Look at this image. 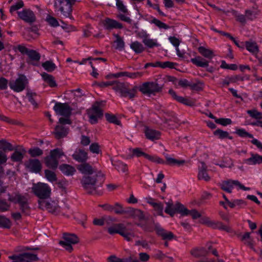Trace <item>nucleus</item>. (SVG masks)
I'll use <instances>...</instances> for the list:
<instances>
[{
    "label": "nucleus",
    "mask_w": 262,
    "mask_h": 262,
    "mask_svg": "<svg viewBox=\"0 0 262 262\" xmlns=\"http://www.w3.org/2000/svg\"><path fill=\"white\" fill-rule=\"evenodd\" d=\"M104 181L103 175L100 172L95 173L92 176H84L81 184L84 190L88 193H93L101 187Z\"/></svg>",
    "instance_id": "f257e3e1"
},
{
    "label": "nucleus",
    "mask_w": 262,
    "mask_h": 262,
    "mask_svg": "<svg viewBox=\"0 0 262 262\" xmlns=\"http://www.w3.org/2000/svg\"><path fill=\"white\" fill-rule=\"evenodd\" d=\"M129 84L118 81H115L113 89L122 97H128L133 99L137 94V88L134 86L132 89L129 88Z\"/></svg>",
    "instance_id": "f03ea898"
},
{
    "label": "nucleus",
    "mask_w": 262,
    "mask_h": 262,
    "mask_svg": "<svg viewBox=\"0 0 262 262\" xmlns=\"http://www.w3.org/2000/svg\"><path fill=\"white\" fill-rule=\"evenodd\" d=\"M162 88L157 82H147L143 83L140 87V91L148 96L155 95L162 91Z\"/></svg>",
    "instance_id": "7ed1b4c3"
},
{
    "label": "nucleus",
    "mask_w": 262,
    "mask_h": 262,
    "mask_svg": "<svg viewBox=\"0 0 262 262\" xmlns=\"http://www.w3.org/2000/svg\"><path fill=\"white\" fill-rule=\"evenodd\" d=\"M32 191L40 200H44L50 196L51 190L48 184L38 183L33 185Z\"/></svg>",
    "instance_id": "20e7f679"
},
{
    "label": "nucleus",
    "mask_w": 262,
    "mask_h": 262,
    "mask_svg": "<svg viewBox=\"0 0 262 262\" xmlns=\"http://www.w3.org/2000/svg\"><path fill=\"white\" fill-rule=\"evenodd\" d=\"M63 241H60L59 244L69 252H71L73 251L72 245L76 244L79 242V238L75 234L67 233H63Z\"/></svg>",
    "instance_id": "39448f33"
},
{
    "label": "nucleus",
    "mask_w": 262,
    "mask_h": 262,
    "mask_svg": "<svg viewBox=\"0 0 262 262\" xmlns=\"http://www.w3.org/2000/svg\"><path fill=\"white\" fill-rule=\"evenodd\" d=\"M73 0H55L54 7L66 17L70 16L72 12L71 2Z\"/></svg>",
    "instance_id": "423d86ee"
},
{
    "label": "nucleus",
    "mask_w": 262,
    "mask_h": 262,
    "mask_svg": "<svg viewBox=\"0 0 262 262\" xmlns=\"http://www.w3.org/2000/svg\"><path fill=\"white\" fill-rule=\"evenodd\" d=\"M14 50H17L21 54L27 55L31 61H38L40 59V54L36 51L29 49L24 44L17 45Z\"/></svg>",
    "instance_id": "0eeeda50"
},
{
    "label": "nucleus",
    "mask_w": 262,
    "mask_h": 262,
    "mask_svg": "<svg viewBox=\"0 0 262 262\" xmlns=\"http://www.w3.org/2000/svg\"><path fill=\"white\" fill-rule=\"evenodd\" d=\"M100 105V102H96L93 105L92 108L88 111L89 121L92 124L97 123L98 118L103 115Z\"/></svg>",
    "instance_id": "6e6552de"
},
{
    "label": "nucleus",
    "mask_w": 262,
    "mask_h": 262,
    "mask_svg": "<svg viewBox=\"0 0 262 262\" xmlns=\"http://www.w3.org/2000/svg\"><path fill=\"white\" fill-rule=\"evenodd\" d=\"M28 83V80L26 77L23 75H20L15 80L10 81L9 85L11 90L15 92H20L23 91Z\"/></svg>",
    "instance_id": "1a4fd4ad"
},
{
    "label": "nucleus",
    "mask_w": 262,
    "mask_h": 262,
    "mask_svg": "<svg viewBox=\"0 0 262 262\" xmlns=\"http://www.w3.org/2000/svg\"><path fill=\"white\" fill-rule=\"evenodd\" d=\"M220 186L222 189L228 193L232 192L234 186L238 187V189H242L245 191L249 190L250 189L249 187H245L238 181L231 179L223 181L221 183Z\"/></svg>",
    "instance_id": "9d476101"
},
{
    "label": "nucleus",
    "mask_w": 262,
    "mask_h": 262,
    "mask_svg": "<svg viewBox=\"0 0 262 262\" xmlns=\"http://www.w3.org/2000/svg\"><path fill=\"white\" fill-rule=\"evenodd\" d=\"M166 204V207L165 208V212L171 216H173L177 212H179L182 215L183 213H186L184 211H187V209L180 203L178 202L174 205L171 202H167Z\"/></svg>",
    "instance_id": "9b49d317"
},
{
    "label": "nucleus",
    "mask_w": 262,
    "mask_h": 262,
    "mask_svg": "<svg viewBox=\"0 0 262 262\" xmlns=\"http://www.w3.org/2000/svg\"><path fill=\"white\" fill-rule=\"evenodd\" d=\"M56 115L64 117H69L71 114V109L67 103L56 102L53 107Z\"/></svg>",
    "instance_id": "f8f14e48"
},
{
    "label": "nucleus",
    "mask_w": 262,
    "mask_h": 262,
    "mask_svg": "<svg viewBox=\"0 0 262 262\" xmlns=\"http://www.w3.org/2000/svg\"><path fill=\"white\" fill-rule=\"evenodd\" d=\"M39 208L42 210H47L49 212H54L58 209L57 203L53 201L39 200L38 201Z\"/></svg>",
    "instance_id": "ddd939ff"
},
{
    "label": "nucleus",
    "mask_w": 262,
    "mask_h": 262,
    "mask_svg": "<svg viewBox=\"0 0 262 262\" xmlns=\"http://www.w3.org/2000/svg\"><path fill=\"white\" fill-rule=\"evenodd\" d=\"M19 17L24 21L32 23L35 20V15L33 12L30 9H24L17 12Z\"/></svg>",
    "instance_id": "4468645a"
},
{
    "label": "nucleus",
    "mask_w": 262,
    "mask_h": 262,
    "mask_svg": "<svg viewBox=\"0 0 262 262\" xmlns=\"http://www.w3.org/2000/svg\"><path fill=\"white\" fill-rule=\"evenodd\" d=\"M155 229L158 236L162 237L163 240H171L174 237V234L171 232L165 230L159 224H156Z\"/></svg>",
    "instance_id": "2eb2a0df"
},
{
    "label": "nucleus",
    "mask_w": 262,
    "mask_h": 262,
    "mask_svg": "<svg viewBox=\"0 0 262 262\" xmlns=\"http://www.w3.org/2000/svg\"><path fill=\"white\" fill-rule=\"evenodd\" d=\"M103 26L105 29L111 30L114 29H121L122 25L116 20L106 18L102 21Z\"/></svg>",
    "instance_id": "dca6fc26"
},
{
    "label": "nucleus",
    "mask_w": 262,
    "mask_h": 262,
    "mask_svg": "<svg viewBox=\"0 0 262 262\" xmlns=\"http://www.w3.org/2000/svg\"><path fill=\"white\" fill-rule=\"evenodd\" d=\"M26 167L30 171L37 173L41 169V165L40 161L37 159H30L25 163Z\"/></svg>",
    "instance_id": "f3484780"
},
{
    "label": "nucleus",
    "mask_w": 262,
    "mask_h": 262,
    "mask_svg": "<svg viewBox=\"0 0 262 262\" xmlns=\"http://www.w3.org/2000/svg\"><path fill=\"white\" fill-rule=\"evenodd\" d=\"M244 80V77H242L240 75H233L226 77L224 79H222L221 84L222 86H226L230 83H236L238 81H243Z\"/></svg>",
    "instance_id": "a211bd4d"
},
{
    "label": "nucleus",
    "mask_w": 262,
    "mask_h": 262,
    "mask_svg": "<svg viewBox=\"0 0 262 262\" xmlns=\"http://www.w3.org/2000/svg\"><path fill=\"white\" fill-rule=\"evenodd\" d=\"M19 258L21 262H34L38 260L37 255L31 253H24L18 256H12V258Z\"/></svg>",
    "instance_id": "6ab92c4d"
},
{
    "label": "nucleus",
    "mask_w": 262,
    "mask_h": 262,
    "mask_svg": "<svg viewBox=\"0 0 262 262\" xmlns=\"http://www.w3.org/2000/svg\"><path fill=\"white\" fill-rule=\"evenodd\" d=\"M144 134L146 138L151 141L159 139L161 136V134L159 131L147 126L145 127Z\"/></svg>",
    "instance_id": "aec40b11"
},
{
    "label": "nucleus",
    "mask_w": 262,
    "mask_h": 262,
    "mask_svg": "<svg viewBox=\"0 0 262 262\" xmlns=\"http://www.w3.org/2000/svg\"><path fill=\"white\" fill-rule=\"evenodd\" d=\"M243 162L249 165L261 164L262 163V156L251 153V157L249 158L244 159Z\"/></svg>",
    "instance_id": "412c9836"
},
{
    "label": "nucleus",
    "mask_w": 262,
    "mask_h": 262,
    "mask_svg": "<svg viewBox=\"0 0 262 262\" xmlns=\"http://www.w3.org/2000/svg\"><path fill=\"white\" fill-rule=\"evenodd\" d=\"M168 93L174 100L180 103L188 106H191L193 104L191 101L187 99V98L178 96L176 94V93L172 89L169 90Z\"/></svg>",
    "instance_id": "4be33fe9"
},
{
    "label": "nucleus",
    "mask_w": 262,
    "mask_h": 262,
    "mask_svg": "<svg viewBox=\"0 0 262 262\" xmlns=\"http://www.w3.org/2000/svg\"><path fill=\"white\" fill-rule=\"evenodd\" d=\"M168 93L174 100L180 103L188 106H191L193 104L191 101L187 99V98L178 96L176 94V93L172 89L169 90Z\"/></svg>",
    "instance_id": "5701e85b"
},
{
    "label": "nucleus",
    "mask_w": 262,
    "mask_h": 262,
    "mask_svg": "<svg viewBox=\"0 0 262 262\" xmlns=\"http://www.w3.org/2000/svg\"><path fill=\"white\" fill-rule=\"evenodd\" d=\"M68 133V129L63 125H58L55 127L53 134L57 139H60L64 137Z\"/></svg>",
    "instance_id": "b1692460"
},
{
    "label": "nucleus",
    "mask_w": 262,
    "mask_h": 262,
    "mask_svg": "<svg viewBox=\"0 0 262 262\" xmlns=\"http://www.w3.org/2000/svg\"><path fill=\"white\" fill-rule=\"evenodd\" d=\"M108 262H140L136 258L130 256L126 258H120L115 255H111L107 258Z\"/></svg>",
    "instance_id": "393cba45"
},
{
    "label": "nucleus",
    "mask_w": 262,
    "mask_h": 262,
    "mask_svg": "<svg viewBox=\"0 0 262 262\" xmlns=\"http://www.w3.org/2000/svg\"><path fill=\"white\" fill-rule=\"evenodd\" d=\"M142 39L144 44L149 48L159 47L160 46L156 39L150 38L148 34H145L142 37Z\"/></svg>",
    "instance_id": "a878e982"
},
{
    "label": "nucleus",
    "mask_w": 262,
    "mask_h": 262,
    "mask_svg": "<svg viewBox=\"0 0 262 262\" xmlns=\"http://www.w3.org/2000/svg\"><path fill=\"white\" fill-rule=\"evenodd\" d=\"M198 178L200 180H204L206 182L210 180L211 178L208 175L206 170V166L203 162L202 163V167L199 169Z\"/></svg>",
    "instance_id": "bb28decb"
},
{
    "label": "nucleus",
    "mask_w": 262,
    "mask_h": 262,
    "mask_svg": "<svg viewBox=\"0 0 262 262\" xmlns=\"http://www.w3.org/2000/svg\"><path fill=\"white\" fill-rule=\"evenodd\" d=\"M77 168L82 173L88 174V176H92L95 173H97L94 171L92 167L88 163L82 164Z\"/></svg>",
    "instance_id": "cd10ccee"
},
{
    "label": "nucleus",
    "mask_w": 262,
    "mask_h": 262,
    "mask_svg": "<svg viewBox=\"0 0 262 262\" xmlns=\"http://www.w3.org/2000/svg\"><path fill=\"white\" fill-rule=\"evenodd\" d=\"M203 223L213 228H218L219 229H223L227 231H229L230 230V228L228 227L223 225L220 222L215 223L212 221H210L208 218L204 219Z\"/></svg>",
    "instance_id": "c85d7f7f"
},
{
    "label": "nucleus",
    "mask_w": 262,
    "mask_h": 262,
    "mask_svg": "<svg viewBox=\"0 0 262 262\" xmlns=\"http://www.w3.org/2000/svg\"><path fill=\"white\" fill-rule=\"evenodd\" d=\"M73 158L78 162H83L88 158L87 153L83 150L79 149L76 150L72 155Z\"/></svg>",
    "instance_id": "c756f323"
},
{
    "label": "nucleus",
    "mask_w": 262,
    "mask_h": 262,
    "mask_svg": "<svg viewBox=\"0 0 262 262\" xmlns=\"http://www.w3.org/2000/svg\"><path fill=\"white\" fill-rule=\"evenodd\" d=\"M191 62L199 67L206 68L209 66V62L200 56L190 59Z\"/></svg>",
    "instance_id": "7c9ffc66"
},
{
    "label": "nucleus",
    "mask_w": 262,
    "mask_h": 262,
    "mask_svg": "<svg viewBox=\"0 0 262 262\" xmlns=\"http://www.w3.org/2000/svg\"><path fill=\"white\" fill-rule=\"evenodd\" d=\"M112 164L119 172H126L128 171L127 165L121 161L111 160Z\"/></svg>",
    "instance_id": "2f4dec72"
},
{
    "label": "nucleus",
    "mask_w": 262,
    "mask_h": 262,
    "mask_svg": "<svg viewBox=\"0 0 262 262\" xmlns=\"http://www.w3.org/2000/svg\"><path fill=\"white\" fill-rule=\"evenodd\" d=\"M208 251L204 248H195L192 249L190 253L195 258L205 257L208 254Z\"/></svg>",
    "instance_id": "473e14b6"
},
{
    "label": "nucleus",
    "mask_w": 262,
    "mask_h": 262,
    "mask_svg": "<svg viewBox=\"0 0 262 262\" xmlns=\"http://www.w3.org/2000/svg\"><path fill=\"white\" fill-rule=\"evenodd\" d=\"M199 52L204 57L208 59H211L214 56V53L212 50L201 46L198 48Z\"/></svg>",
    "instance_id": "72a5a7b5"
},
{
    "label": "nucleus",
    "mask_w": 262,
    "mask_h": 262,
    "mask_svg": "<svg viewBox=\"0 0 262 262\" xmlns=\"http://www.w3.org/2000/svg\"><path fill=\"white\" fill-rule=\"evenodd\" d=\"M8 201L14 204H19L24 199V196L17 192L8 193Z\"/></svg>",
    "instance_id": "f704fd0d"
},
{
    "label": "nucleus",
    "mask_w": 262,
    "mask_h": 262,
    "mask_svg": "<svg viewBox=\"0 0 262 262\" xmlns=\"http://www.w3.org/2000/svg\"><path fill=\"white\" fill-rule=\"evenodd\" d=\"M41 77L44 81L50 87H55L57 85L54 78L52 75L43 73L41 74Z\"/></svg>",
    "instance_id": "c9c22d12"
},
{
    "label": "nucleus",
    "mask_w": 262,
    "mask_h": 262,
    "mask_svg": "<svg viewBox=\"0 0 262 262\" xmlns=\"http://www.w3.org/2000/svg\"><path fill=\"white\" fill-rule=\"evenodd\" d=\"M27 97L28 101L34 106V107H37V101L39 99V96L36 93L29 91L27 94Z\"/></svg>",
    "instance_id": "e433bc0d"
},
{
    "label": "nucleus",
    "mask_w": 262,
    "mask_h": 262,
    "mask_svg": "<svg viewBox=\"0 0 262 262\" xmlns=\"http://www.w3.org/2000/svg\"><path fill=\"white\" fill-rule=\"evenodd\" d=\"M165 159L166 160V164L170 165H181L184 164L185 163V160H177L174 158L171 157L169 155L166 154L165 156Z\"/></svg>",
    "instance_id": "4c0bfd02"
},
{
    "label": "nucleus",
    "mask_w": 262,
    "mask_h": 262,
    "mask_svg": "<svg viewBox=\"0 0 262 262\" xmlns=\"http://www.w3.org/2000/svg\"><path fill=\"white\" fill-rule=\"evenodd\" d=\"M45 162L47 166L50 168H57L58 164V160L52 156L50 154L49 156H48L45 159Z\"/></svg>",
    "instance_id": "58836bf2"
},
{
    "label": "nucleus",
    "mask_w": 262,
    "mask_h": 262,
    "mask_svg": "<svg viewBox=\"0 0 262 262\" xmlns=\"http://www.w3.org/2000/svg\"><path fill=\"white\" fill-rule=\"evenodd\" d=\"M59 169L64 174L67 176L73 175L76 171L73 167L68 164L60 165Z\"/></svg>",
    "instance_id": "ea45409f"
},
{
    "label": "nucleus",
    "mask_w": 262,
    "mask_h": 262,
    "mask_svg": "<svg viewBox=\"0 0 262 262\" xmlns=\"http://www.w3.org/2000/svg\"><path fill=\"white\" fill-rule=\"evenodd\" d=\"M130 48L137 54L141 53L145 50L143 45L138 41L132 42L130 44Z\"/></svg>",
    "instance_id": "a19ab883"
},
{
    "label": "nucleus",
    "mask_w": 262,
    "mask_h": 262,
    "mask_svg": "<svg viewBox=\"0 0 262 262\" xmlns=\"http://www.w3.org/2000/svg\"><path fill=\"white\" fill-rule=\"evenodd\" d=\"M246 49L253 54H257L259 52L257 43L252 41H246L245 43Z\"/></svg>",
    "instance_id": "79ce46f5"
},
{
    "label": "nucleus",
    "mask_w": 262,
    "mask_h": 262,
    "mask_svg": "<svg viewBox=\"0 0 262 262\" xmlns=\"http://www.w3.org/2000/svg\"><path fill=\"white\" fill-rule=\"evenodd\" d=\"M120 235L122 236L127 241H130L134 237L135 234L133 232L129 231L123 225Z\"/></svg>",
    "instance_id": "37998d69"
},
{
    "label": "nucleus",
    "mask_w": 262,
    "mask_h": 262,
    "mask_svg": "<svg viewBox=\"0 0 262 262\" xmlns=\"http://www.w3.org/2000/svg\"><path fill=\"white\" fill-rule=\"evenodd\" d=\"M213 134L214 136L217 137L219 139H221L228 138L229 139L232 140L233 139L232 137L229 135L228 132L219 129L215 130L213 132Z\"/></svg>",
    "instance_id": "c03bdc74"
},
{
    "label": "nucleus",
    "mask_w": 262,
    "mask_h": 262,
    "mask_svg": "<svg viewBox=\"0 0 262 262\" xmlns=\"http://www.w3.org/2000/svg\"><path fill=\"white\" fill-rule=\"evenodd\" d=\"M156 66L162 69L169 68L173 69H176V66H178V63L169 61L165 62L157 61Z\"/></svg>",
    "instance_id": "a18cd8bd"
},
{
    "label": "nucleus",
    "mask_w": 262,
    "mask_h": 262,
    "mask_svg": "<svg viewBox=\"0 0 262 262\" xmlns=\"http://www.w3.org/2000/svg\"><path fill=\"white\" fill-rule=\"evenodd\" d=\"M114 36L116 38L114 43L116 45L115 48L119 50H122L124 48L125 43L123 38L121 37L118 34H114Z\"/></svg>",
    "instance_id": "49530a36"
},
{
    "label": "nucleus",
    "mask_w": 262,
    "mask_h": 262,
    "mask_svg": "<svg viewBox=\"0 0 262 262\" xmlns=\"http://www.w3.org/2000/svg\"><path fill=\"white\" fill-rule=\"evenodd\" d=\"M123 225L122 224H115L108 228L107 231L110 234H114L116 233H120L123 228Z\"/></svg>",
    "instance_id": "de8ad7c7"
},
{
    "label": "nucleus",
    "mask_w": 262,
    "mask_h": 262,
    "mask_svg": "<svg viewBox=\"0 0 262 262\" xmlns=\"http://www.w3.org/2000/svg\"><path fill=\"white\" fill-rule=\"evenodd\" d=\"M258 14L259 12L258 10L255 9H253L252 10H246L245 11V15L247 19L250 20H253L256 19Z\"/></svg>",
    "instance_id": "09e8293b"
},
{
    "label": "nucleus",
    "mask_w": 262,
    "mask_h": 262,
    "mask_svg": "<svg viewBox=\"0 0 262 262\" xmlns=\"http://www.w3.org/2000/svg\"><path fill=\"white\" fill-rule=\"evenodd\" d=\"M11 226L10 220L5 216L0 215V227L9 229Z\"/></svg>",
    "instance_id": "8fccbe9b"
},
{
    "label": "nucleus",
    "mask_w": 262,
    "mask_h": 262,
    "mask_svg": "<svg viewBox=\"0 0 262 262\" xmlns=\"http://www.w3.org/2000/svg\"><path fill=\"white\" fill-rule=\"evenodd\" d=\"M204 87V83L198 80L195 82H191L190 88L193 91H200L202 90Z\"/></svg>",
    "instance_id": "3c124183"
},
{
    "label": "nucleus",
    "mask_w": 262,
    "mask_h": 262,
    "mask_svg": "<svg viewBox=\"0 0 262 262\" xmlns=\"http://www.w3.org/2000/svg\"><path fill=\"white\" fill-rule=\"evenodd\" d=\"M42 67L48 72H52L56 68V65L51 61H47L42 63Z\"/></svg>",
    "instance_id": "603ef678"
},
{
    "label": "nucleus",
    "mask_w": 262,
    "mask_h": 262,
    "mask_svg": "<svg viewBox=\"0 0 262 262\" xmlns=\"http://www.w3.org/2000/svg\"><path fill=\"white\" fill-rule=\"evenodd\" d=\"M105 116L107 121L110 123H112L116 125H120L121 123L120 121L113 114L106 113Z\"/></svg>",
    "instance_id": "864d4df0"
},
{
    "label": "nucleus",
    "mask_w": 262,
    "mask_h": 262,
    "mask_svg": "<svg viewBox=\"0 0 262 262\" xmlns=\"http://www.w3.org/2000/svg\"><path fill=\"white\" fill-rule=\"evenodd\" d=\"M144 73L142 72H124V76L128 77L131 79H137L141 78L143 76Z\"/></svg>",
    "instance_id": "5fc2aeb1"
},
{
    "label": "nucleus",
    "mask_w": 262,
    "mask_h": 262,
    "mask_svg": "<svg viewBox=\"0 0 262 262\" xmlns=\"http://www.w3.org/2000/svg\"><path fill=\"white\" fill-rule=\"evenodd\" d=\"M45 177L50 182H54L57 180L56 176L54 172L50 170L45 171Z\"/></svg>",
    "instance_id": "6e6d98bb"
},
{
    "label": "nucleus",
    "mask_w": 262,
    "mask_h": 262,
    "mask_svg": "<svg viewBox=\"0 0 262 262\" xmlns=\"http://www.w3.org/2000/svg\"><path fill=\"white\" fill-rule=\"evenodd\" d=\"M221 168H232L234 166L233 162L231 159L223 161L221 163L217 164Z\"/></svg>",
    "instance_id": "4d7b16f0"
},
{
    "label": "nucleus",
    "mask_w": 262,
    "mask_h": 262,
    "mask_svg": "<svg viewBox=\"0 0 262 262\" xmlns=\"http://www.w3.org/2000/svg\"><path fill=\"white\" fill-rule=\"evenodd\" d=\"M24 2L21 0L18 1L16 3L12 5L10 8V12L13 13L24 7Z\"/></svg>",
    "instance_id": "13d9d810"
},
{
    "label": "nucleus",
    "mask_w": 262,
    "mask_h": 262,
    "mask_svg": "<svg viewBox=\"0 0 262 262\" xmlns=\"http://www.w3.org/2000/svg\"><path fill=\"white\" fill-rule=\"evenodd\" d=\"M0 148L4 150L11 151L13 149V146L10 143L5 140L0 141Z\"/></svg>",
    "instance_id": "bf43d9fd"
},
{
    "label": "nucleus",
    "mask_w": 262,
    "mask_h": 262,
    "mask_svg": "<svg viewBox=\"0 0 262 262\" xmlns=\"http://www.w3.org/2000/svg\"><path fill=\"white\" fill-rule=\"evenodd\" d=\"M150 161L158 164H165L164 161L160 157L156 156H151L148 154L146 156V158Z\"/></svg>",
    "instance_id": "052dcab7"
},
{
    "label": "nucleus",
    "mask_w": 262,
    "mask_h": 262,
    "mask_svg": "<svg viewBox=\"0 0 262 262\" xmlns=\"http://www.w3.org/2000/svg\"><path fill=\"white\" fill-rule=\"evenodd\" d=\"M152 23H154L156 26H157L159 29H163L165 30L168 29L170 27L166 25V24L162 22L160 20L154 18L152 20Z\"/></svg>",
    "instance_id": "680f3d73"
},
{
    "label": "nucleus",
    "mask_w": 262,
    "mask_h": 262,
    "mask_svg": "<svg viewBox=\"0 0 262 262\" xmlns=\"http://www.w3.org/2000/svg\"><path fill=\"white\" fill-rule=\"evenodd\" d=\"M23 154L19 151H14L11 155V159L13 161L19 162L22 160L23 159Z\"/></svg>",
    "instance_id": "e2e57ef3"
},
{
    "label": "nucleus",
    "mask_w": 262,
    "mask_h": 262,
    "mask_svg": "<svg viewBox=\"0 0 262 262\" xmlns=\"http://www.w3.org/2000/svg\"><path fill=\"white\" fill-rule=\"evenodd\" d=\"M50 154H52V156L56 158L57 160L60 158L62 156H64V153L61 149L59 148H56L51 150Z\"/></svg>",
    "instance_id": "0e129e2a"
},
{
    "label": "nucleus",
    "mask_w": 262,
    "mask_h": 262,
    "mask_svg": "<svg viewBox=\"0 0 262 262\" xmlns=\"http://www.w3.org/2000/svg\"><path fill=\"white\" fill-rule=\"evenodd\" d=\"M247 113L252 118L256 119H262V114L255 110H248Z\"/></svg>",
    "instance_id": "69168bd1"
},
{
    "label": "nucleus",
    "mask_w": 262,
    "mask_h": 262,
    "mask_svg": "<svg viewBox=\"0 0 262 262\" xmlns=\"http://www.w3.org/2000/svg\"><path fill=\"white\" fill-rule=\"evenodd\" d=\"M29 153L31 157H34L41 155L43 152L42 150H41L39 148L35 147L30 149L29 150Z\"/></svg>",
    "instance_id": "338daca9"
},
{
    "label": "nucleus",
    "mask_w": 262,
    "mask_h": 262,
    "mask_svg": "<svg viewBox=\"0 0 262 262\" xmlns=\"http://www.w3.org/2000/svg\"><path fill=\"white\" fill-rule=\"evenodd\" d=\"M10 208V204L5 200H0V211L5 212L8 211Z\"/></svg>",
    "instance_id": "774afa93"
}]
</instances>
